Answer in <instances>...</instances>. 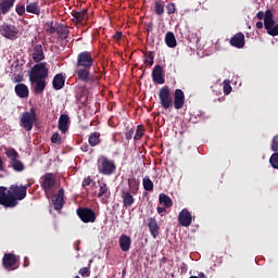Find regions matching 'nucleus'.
<instances>
[{"label": "nucleus", "instance_id": "obj_1", "mask_svg": "<svg viewBox=\"0 0 278 278\" xmlns=\"http://www.w3.org/2000/svg\"><path fill=\"white\" fill-rule=\"evenodd\" d=\"M94 64V59L92 53L89 51H83L77 54L75 73L77 75L78 81L83 84H98L99 76L90 74V70Z\"/></svg>", "mask_w": 278, "mask_h": 278}, {"label": "nucleus", "instance_id": "obj_2", "mask_svg": "<svg viewBox=\"0 0 278 278\" xmlns=\"http://www.w3.org/2000/svg\"><path fill=\"white\" fill-rule=\"evenodd\" d=\"M26 197V186L12 185L9 190L5 187H0V205L3 207H16L18 201H23Z\"/></svg>", "mask_w": 278, "mask_h": 278}, {"label": "nucleus", "instance_id": "obj_3", "mask_svg": "<svg viewBox=\"0 0 278 278\" xmlns=\"http://www.w3.org/2000/svg\"><path fill=\"white\" fill-rule=\"evenodd\" d=\"M49 79V67L47 62H40L36 64V93L40 94L45 92L47 88V80Z\"/></svg>", "mask_w": 278, "mask_h": 278}, {"label": "nucleus", "instance_id": "obj_4", "mask_svg": "<svg viewBox=\"0 0 278 278\" xmlns=\"http://www.w3.org/2000/svg\"><path fill=\"white\" fill-rule=\"evenodd\" d=\"M98 170L100 175H114V173H116V163L108 159V156L101 155L98 159Z\"/></svg>", "mask_w": 278, "mask_h": 278}, {"label": "nucleus", "instance_id": "obj_5", "mask_svg": "<svg viewBox=\"0 0 278 278\" xmlns=\"http://www.w3.org/2000/svg\"><path fill=\"white\" fill-rule=\"evenodd\" d=\"M18 27L12 24L2 23L0 25V36L5 40H16L20 36Z\"/></svg>", "mask_w": 278, "mask_h": 278}, {"label": "nucleus", "instance_id": "obj_6", "mask_svg": "<svg viewBox=\"0 0 278 278\" xmlns=\"http://www.w3.org/2000/svg\"><path fill=\"white\" fill-rule=\"evenodd\" d=\"M55 187V175L52 173H46L41 177V188L46 192L47 199H51L53 188Z\"/></svg>", "mask_w": 278, "mask_h": 278}, {"label": "nucleus", "instance_id": "obj_7", "mask_svg": "<svg viewBox=\"0 0 278 278\" xmlns=\"http://www.w3.org/2000/svg\"><path fill=\"white\" fill-rule=\"evenodd\" d=\"M34 123H36V112H34V109L22 114L20 118L22 129H25V131H31V129H34Z\"/></svg>", "mask_w": 278, "mask_h": 278}, {"label": "nucleus", "instance_id": "obj_8", "mask_svg": "<svg viewBox=\"0 0 278 278\" xmlns=\"http://www.w3.org/2000/svg\"><path fill=\"white\" fill-rule=\"evenodd\" d=\"M159 99L163 110H170L173 108V97L170 96V88L168 86L160 89Z\"/></svg>", "mask_w": 278, "mask_h": 278}, {"label": "nucleus", "instance_id": "obj_9", "mask_svg": "<svg viewBox=\"0 0 278 278\" xmlns=\"http://www.w3.org/2000/svg\"><path fill=\"white\" fill-rule=\"evenodd\" d=\"M76 214L78 218L86 224L96 223L97 220V213H94V211L90 207H78L76 210Z\"/></svg>", "mask_w": 278, "mask_h": 278}, {"label": "nucleus", "instance_id": "obj_10", "mask_svg": "<svg viewBox=\"0 0 278 278\" xmlns=\"http://www.w3.org/2000/svg\"><path fill=\"white\" fill-rule=\"evenodd\" d=\"M264 27L269 36H278V25L275 26V18L273 17L271 10L265 12Z\"/></svg>", "mask_w": 278, "mask_h": 278}, {"label": "nucleus", "instance_id": "obj_11", "mask_svg": "<svg viewBox=\"0 0 278 278\" xmlns=\"http://www.w3.org/2000/svg\"><path fill=\"white\" fill-rule=\"evenodd\" d=\"M51 203L56 212H62L64 207V188L59 189L58 193L52 195Z\"/></svg>", "mask_w": 278, "mask_h": 278}, {"label": "nucleus", "instance_id": "obj_12", "mask_svg": "<svg viewBox=\"0 0 278 278\" xmlns=\"http://www.w3.org/2000/svg\"><path fill=\"white\" fill-rule=\"evenodd\" d=\"M152 81L154 84H166V79H164V67L162 65H155L152 71Z\"/></svg>", "mask_w": 278, "mask_h": 278}, {"label": "nucleus", "instance_id": "obj_13", "mask_svg": "<svg viewBox=\"0 0 278 278\" xmlns=\"http://www.w3.org/2000/svg\"><path fill=\"white\" fill-rule=\"evenodd\" d=\"M178 223L181 227H190V225H192V214H190L188 208L180 211L178 215Z\"/></svg>", "mask_w": 278, "mask_h": 278}, {"label": "nucleus", "instance_id": "obj_14", "mask_svg": "<svg viewBox=\"0 0 278 278\" xmlns=\"http://www.w3.org/2000/svg\"><path fill=\"white\" fill-rule=\"evenodd\" d=\"M121 194H122L123 207H126V208L131 207V205L136 203V198H134V192L126 189H122Z\"/></svg>", "mask_w": 278, "mask_h": 278}, {"label": "nucleus", "instance_id": "obj_15", "mask_svg": "<svg viewBox=\"0 0 278 278\" xmlns=\"http://www.w3.org/2000/svg\"><path fill=\"white\" fill-rule=\"evenodd\" d=\"M72 16L73 23L76 25H81L85 21H88V10L83 9L79 11H72Z\"/></svg>", "mask_w": 278, "mask_h": 278}, {"label": "nucleus", "instance_id": "obj_16", "mask_svg": "<svg viewBox=\"0 0 278 278\" xmlns=\"http://www.w3.org/2000/svg\"><path fill=\"white\" fill-rule=\"evenodd\" d=\"M186 103V94L184 93V90L176 89L174 92V108L175 110H181L184 108V104Z\"/></svg>", "mask_w": 278, "mask_h": 278}, {"label": "nucleus", "instance_id": "obj_17", "mask_svg": "<svg viewBox=\"0 0 278 278\" xmlns=\"http://www.w3.org/2000/svg\"><path fill=\"white\" fill-rule=\"evenodd\" d=\"M3 266L7 270H15L18 266L16 265V256L14 254H5L3 260Z\"/></svg>", "mask_w": 278, "mask_h": 278}, {"label": "nucleus", "instance_id": "obj_18", "mask_svg": "<svg viewBox=\"0 0 278 278\" xmlns=\"http://www.w3.org/2000/svg\"><path fill=\"white\" fill-rule=\"evenodd\" d=\"M244 34L242 33H237L230 38V46L236 49H244Z\"/></svg>", "mask_w": 278, "mask_h": 278}, {"label": "nucleus", "instance_id": "obj_19", "mask_svg": "<svg viewBox=\"0 0 278 278\" xmlns=\"http://www.w3.org/2000/svg\"><path fill=\"white\" fill-rule=\"evenodd\" d=\"M148 227L152 238H157V236H160V225H157V219H155V217H150L148 219Z\"/></svg>", "mask_w": 278, "mask_h": 278}, {"label": "nucleus", "instance_id": "obj_20", "mask_svg": "<svg viewBox=\"0 0 278 278\" xmlns=\"http://www.w3.org/2000/svg\"><path fill=\"white\" fill-rule=\"evenodd\" d=\"M119 249L124 252L127 253L129 249H131V238L127 235H122L119 237Z\"/></svg>", "mask_w": 278, "mask_h": 278}, {"label": "nucleus", "instance_id": "obj_21", "mask_svg": "<svg viewBox=\"0 0 278 278\" xmlns=\"http://www.w3.org/2000/svg\"><path fill=\"white\" fill-rule=\"evenodd\" d=\"M68 121H71V117H68L67 114L60 115L59 129L62 134H66L68 131Z\"/></svg>", "mask_w": 278, "mask_h": 278}, {"label": "nucleus", "instance_id": "obj_22", "mask_svg": "<svg viewBox=\"0 0 278 278\" xmlns=\"http://www.w3.org/2000/svg\"><path fill=\"white\" fill-rule=\"evenodd\" d=\"M16 0H1L0 1V16L1 14H8L14 8V2Z\"/></svg>", "mask_w": 278, "mask_h": 278}, {"label": "nucleus", "instance_id": "obj_23", "mask_svg": "<svg viewBox=\"0 0 278 278\" xmlns=\"http://www.w3.org/2000/svg\"><path fill=\"white\" fill-rule=\"evenodd\" d=\"M15 93L20 99H27V97H29V88H27L25 84L20 83L15 86Z\"/></svg>", "mask_w": 278, "mask_h": 278}, {"label": "nucleus", "instance_id": "obj_24", "mask_svg": "<svg viewBox=\"0 0 278 278\" xmlns=\"http://www.w3.org/2000/svg\"><path fill=\"white\" fill-rule=\"evenodd\" d=\"M65 81L66 80L64 79V76H62V74H56L52 80V86L54 90H62L64 88Z\"/></svg>", "mask_w": 278, "mask_h": 278}, {"label": "nucleus", "instance_id": "obj_25", "mask_svg": "<svg viewBox=\"0 0 278 278\" xmlns=\"http://www.w3.org/2000/svg\"><path fill=\"white\" fill-rule=\"evenodd\" d=\"M89 146L99 147L101 144V132L94 131L89 135L88 138Z\"/></svg>", "mask_w": 278, "mask_h": 278}, {"label": "nucleus", "instance_id": "obj_26", "mask_svg": "<svg viewBox=\"0 0 278 278\" xmlns=\"http://www.w3.org/2000/svg\"><path fill=\"white\" fill-rule=\"evenodd\" d=\"M99 192H98V199L105 198L110 199V188L108 187V184L105 182H99Z\"/></svg>", "mask_w": 278, "mask_h": 278}, {"label": "nucleus", "instance_id": "obj_27", "mask_svg": "<svg viewBox=\"0 0 278 278\" xmlns=\"http://www.w3.org/2000/svg\"><path fill=\"white\" fill-rule=\"evenodd\" d=\"M165 45H167L169 49H175V47H177V39L175 38V34L173 31L166 33Z\"/></svg>", "mask_w": 278, "mask_h": 278}, {"label": "nucleus", "instance_id": "obj_28", "mask_svg": "<svg viewBox=\"0 0 278 278\" xmlns=\"http://www.w3.org/2000/svg\"><path fill=\"white\" fill-rule=\"evenodd\" d=\"M56 34L61 40H66V38H68V34H71V30H68V27H66L64 24H60L56 27Z\"/></svg>", "mask_w": 278, "mask_h": 278}, {"label": "nucleus", "instance_id": "obj_29", "mask_svg": "<svg viewBox=\"0 0 278 278\" xmlns=\"http://www.w3.org/2000/svg\"><path fill=\"white\" fill-rule=\"evenodd\" d=\"M140 182L137 181L136 177L128 178V192H132V194H138V187Z\"/></svg>", "mask_w": 278, "mask_h": 278}, {"label": "nucleus", "instance_id": "obj_30", "mask_svg": "<svg viewBox=\"0 0 278 278\" xmlns=\"http://www.w3.org/2000/svg\"><path fill=\"white\" fill-rule=\"evenodd\" d=\"M159 202L161 205H164V207H173V200L170 197L166 195V193H160Z\"/></svg>", "mask_w": 278, "mask_h": 278}, {"label": "nucleus", "instance_id": "obj_31", "mask_svg": "<svg viewBox=\"0 0 278 278\" xmlns=\"http://www.w3.org/2000/svg\"><path fill=\"white\" fill-rule=\"evenodd\" d=\"M5 155L10 160V162H16L17 160H20V155L18 152H16L14 150V148H9L5 150Z\"/></svg>", "mask_w": 278, "mask_h": 278}, {"label": "nucleus", "instance_id": "obj_32", "mask_svg": "<svg viewBox=\"0 0 278 278\" xmlns=\"http://www.w3.org/2000/svg\"><path fill=\"white\" fill-rule=\"evenodd\" d=\"M10 166L15 170V173H23V170H25V165L20 159H17V161L10 162Z\"/></svg>", "mask_w": 278, "mask_h": 278}, {"label": "nucleus", "instance_id": "obj_33", "mask_svg": "<svg viewBox=\"0 0 278 278\" xmlns=\"http://www.w3.org/2000/svg\"><path fill=\"white\" fill-rule=\"evenodd\" d=\"M45 60V50H42V45L36 46V63L40 64Z\"/></svg>", "mask_w": 278, "mask_h": 278}, {"label": "nucleus", "instance_id": "obj_34", "mask_svg": "<svg viewBox=\"0 0 278 278\" xmlns=\"http://www.w3.org/2000/svg\"><path fill=\"white\" fill-rule=\"evenodd\" d=\"M143 189L146 190V192H153V181L151 180V178H149V176H146L143 178Z\"/></svg>", "mask_w": 278, "mask_h": 278}, {"label": "nucleus", "instance_id": "obj_35", "mask_svg": "<svg viewBox=\"0 0 278 278\" xmlns=\"http://www.w3.org/2000/svg\"><path fill=\"white\" fill-rule=\"evenodd\" d=\"M142 136H144V126L138 125L137 130L134 136L135 142H138V140H142Z\"/></svg>", "mask_w": 278, "mask_h": 278}, {"label": "nucleus", "instance_id": "obj_36", "mask_svg": "<svg viewBox=\"0 0 278 278\" xmlns=\"http://www.w3.org/2000/svg\"><path fill=\"white\" fill-rule=\"evenodd\" d=\"M154 12L157 14V16H162V14H164V4H162L160 1H156L154 3Z\"/></svg>", "mask_w": 278, "mask_h": 278}, {"label": "nucleus", "instance_id": "obj_37", "mask_svg": "<svg viewBox=\"0 0 278 278\" xmlns=\"http://www.w3.org/2000/svg\"><path fill=\"white\" fill-rule=\"evenodd\" d=\"M43 28L48 34H55L58 31V27L53 26V22L45 24Z\"/></svg>", "mask_w": 278, "mask_h": 278}, {"label": "nucleus", "instance_id": "obj_38", "mask_svg": "<svg viewBox=\"0 0 278 278\" xmlns=\"http://www.w3.org/2000/svg\"><path fill=\"white\" fill-rule=\"evenodd\" d=\"M269 164L278 170V152L271 154V156L269 157Z\"/></svg>", "mask_w": 278, "mask_h": 278}, {"label": "nucleus", "instance_id": "obj_39", "mask_svg": "<svg viewBox=\"0 0 278 278\" xmlns=\"http://www.w3.org/2000/svg\"><path fill=\"white\" fill-rule=\"evenodd\" d=\"M144 64H148V66H153L155 56L153 55V52H149L146 56H144Z\"/></svg>", "mask_w": 278, "mask_h": 278}, {"label": "nucleus", "instance_id": "obj_40", "mask_svg": "<svg viewBox=\"0 0 278 278\" xmlns=\"http://www.w3.org/2000/svg\"><path fill=\"white\" fill-rule=\"evenodd\" d=\"M52 144H62V136H60V132H54L51 137Z\"/></svg>", "mask_w": 278, "mask_h": 278}, {"label": "nucleus", "instance_id": "obj_41", "mask_svg": "<svg viewBox=\"0 0 278 278\" xmlns=\"http://www.w3.org/2000/svg\"><path fill=\"white\" fill-rule=\"evenodd\" d=\"M167 14H175L177 12V7L175 5V2H170L166 5Z\"/></svg>", "mask_w": 278, "mask_h": 278}, {"label": "nucleus", "instance_id": "obj_42", "mask_svg": "<svg viewBox=\"0 0 278 278\" xmlns=\"http://www.w3.org/2000/svg\"><path fill=\"white\" fill-rule=\"evenodd\" d=\"M127 131L125 132V138H126V140H131L132 138H134V134L136 132V127H131V128H129V127H127Z\"/></svg>", "mask_w": 278, "mask_h": 278}, {"label": "nucleus", "instance_id": "obj_43", "mask_svg": "<svg viewBox=\"0 0 278 278\" xmlns=\"http://www.w3.org/2000/svg\"><path fill=\"white\" fill-rule=\"evenodd\" d=\"M223 90H224V94H231L232 88H231V84L229 83V80L224 81Z\"/></svg>", "mask_w": 278, "mask_h": 278}, {"label": "nucleus", "instance_id": "obj_44", "mask_svg": "<svg viewBox=\"0 0 278 278\" xmlns=\"http://www.w3.org/2000/svg\"><path fill=\"white\" fill-rule=\"evenodd\" d=\"M91 184H94V179H92V177L88 176V177L84 178L81 187L88 188V186H90Z\"/></svg>", "mask_w": 278, "mask_h": 278}, {"label": "nucleus", "instance_id": "obj_45", "mask_svg": "<svg viewBox=\"0 0 278 278\" xmlns=\"http://www.w3.org/2000/svg\"><path fill=\"white\" fill-rule=\"evenodd\" d=\"M80 277H90V268L89 267H81L78 271Z\"/></svg>", "mask_w": 278, "mask_h": 278}, {"label": "nucleus", "instance_id": "obj_46", "mask_svg": "<svg viewBox=\"0 0 278 278\" xmlns=\"http://www.w3.org/2000/svg\"><path fill=\"white\" fill-rule=\"evenodd\" d=\"M271 151H274V153H277L278 151V135H276L271 140Z\"/></svg>", "mask_w": 278, "mask_h": 278}, {"label": "nucleus", "instance_id": "obj_47", "mask_svg": "<svg viewBox=\"0 0 278 278\" xmlns=\"http://www.w3.org/2000/svg\"><path fill=\"white\" fill-rule=\"evenodd\" d=\"M29 79L31 84H36V65L31 67L29 72Z\"/></svg>", "mask_w": 278, "mask_h": 278}, {"label": "nucleus", "instance_id": "obj_48", "mask_svg": "<svg viewBox=\"0 0 278 278\" xmlns=\"http://www.w3.org/2000/svg\"><path fill=\"white\" fill-rule=\"evenodd\" d=\"M26 12L30 14H36V3H30L26 7Z\"/></svg>", "mask_w": 278, "mask_h": 278}, {"label": "nucleus", "instance_id": "obj_49", "mask_svg": "<svg viewBox=\"0 0 278 278\" xmlns=\"http://www.w3.org/2000/svg\"><path fill=\"white\" fill-rule=\"evenodd\" d=\"M15 11L20 16H23L25 14V8L23 5L16 7Z\"/></svg>", "mask_w": 278, "mask_h": 278}, {"label": "nucleus", "instance_id": "obj_50", "mask_svg": "<svg viewBox=\"0 0 278 278\" xmlns=\"http://www.w3.org/2000/svg\"><path fill=\"white\" fill-rule=\"evenodd\" d=\"M23 79H24L23 75L20 74V75L14 76L13 81H14V84H21V81H23Z\"/></svg>", "mask_w": 278, "mask_h": 278}, {"label": "nucleus", "instance_id": "obj_51", "mask_svg": "<svg viewBox=\"0 0 278 278\" xmlns=\"http://www.w3.org/2000/svg\"><path fill=\"white\" fill-rule=\"evenodd\" d=\"M266 17V13L260 11L257 14H256V18H258V21H264Z\"/></svg>", "mask_w": 278, "mask_h": 278}, {"label": "nucleus", "instance_id": "obj_52", "mask_svg": "<svg viewBox=\"0 0 278 278\" xmlns=\"http://www.w3.org/2000/svg\"><path fill=\"white\" fill-rule=\"evenodd\" d=\"M121 38H123V33L122 31H116L113 35V39H115L116 41L121 40Z\"/></svg>", "mask_w": 278, "mask_h": 278}, {"label": "nucleus", "instance_id": "obj_53", "mask_svg": "<svg viewBox=\"0 0 278 278\" xmlns=\"http://www.w3.org/2000/svg\"><path fill=\"white\" fill-rule=\"evenodd\" d=\"M89 150H90V146H88V143H84L80 147V151H83L84 153H88Z\"/></svg>", "mask_w": 278, "mask_h": 278}, {"label": "nucleus", "instance_id": "obj_54", "mask_svg": "<svg viewBox=\"0 0 278 278\" xmlns=\"http://www.w3.org/2000/svg\"><path fill=\"white\" fill-rule=\"evenodd\" d=\"M156 211H157V214H164V212H166V206H165V207L159 206V207L156 208Z\"/></svg>", "mask_w": 278, "mask_h": 278}, {"label": "nucleus", "instance_id": "obj_55", "mask_svg": "<svg viewBox=\"0 0 278 278\" xmlns=\"http://www.w3.org/2000/svg\"><path fill=\"white\" fill-rule=\"evenodd\" d=\"M264 28V23L257 22L256 23V29H263Z\"/></svg>", "mask_w": 278, "mask_h": 278}, {"label": "nucleus", "instance_id": "obj_56", "mask_svg": "<svg viewBox=\"0 0 278 278\" xmlns=\"http://www.w3.org/2000/svg\"><path fill=\"white\" fill-rule=\"evenodd\" d=\"M180 269L188 270V265H186V263H182Z\"/></svg>", "mask_w": 278, "mask_h": 278}, {"label": "nucleus", "instance_id": "obj_57", "mask_svg": "<svg viewBox=\"0 0 278 278\" xmlns=\"http://www.w3.org/2000/svg\"><path fill=\"white\" fill-rule=\"evenodd\" d=\"M40 14V9L37 7L36 8V15L38 16Z\"/></svg>", "mask_w": 278, "mask_h": 278}, {"label": "nucleus", "instance_id": "obj_58", "mask_svg": "<svg viewBox=\"0 0 278 278\" xmlns=\"http://www.w3.org/2000/svg\"><path fill=\"white\" fill-rule=\"evenodd\" d=\"M199 278H205V274L200 273V274H199Z\"/></svg>", "mask_w": 278, "mask_h": 278}, {"label": "nucleus", "instance_id": "obj_59", "mask_svg": "<svg viewBox=\"0 0 278 278\" xmlns=\"http://www.w3.org/2000/svg\"><path fill=\"white\" fill-rule=\"evenodd\" d=\"M33 60H36V53H33Z\"/></svg>", "mask_w": 278, "mask_h": 278}, {"label": "nucleus", "instance_id": "obj_60", "mask_svg": "<svg viewBox=\"0 0 278 278\" xmlns=\"http://www.w3.org/2000/svg\"><path fill=\"white\" fill-rule=\"evenodd\" d=\"M0 177H3V175L0 174Z\"/></svg>", "mask_w": 278, "mask_h": 278}, {"label": "nucleus", "instance_id": "obj_61", "mask_svg": "<svg viewBox=\"0 0 278 278\" xmlns=\"http://www.w3.org/2000/svg\"><path fill=\"white\" fill-rule=\"evenodd\" d=\"M0 21H1V15H0Z\"/></svg>", "mask_w": 278, "mask_h": 278}]
</instances>
